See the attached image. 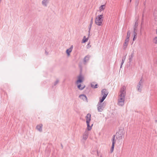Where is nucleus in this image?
Instances as JSON below:
<instances>
[{
    "label": "nucleus",
    "instance_id": "obj_1",
    "mask_svg": "<svg viewBox=\"0 0 157 157\" xmlns=\"http://www.w3.org/2000/svg\"><path fill=\"white\" fill-rule=\"evenodd\" d=\"M95 23L98 26H102L103 24V14L97 16L95 19Z\"/></svg>",
    "mask_w": 157,
    "mask_h": 157
},
{
    "label": "nucleus",
    "instance_id": "obj_2",
    "mask_svg": "<svg viewBox=\"0 0 157 157\" xmlns=\"http://www.w3.org/2000/svg\"><path fill=\"white\" fill-rule=\"evenodd\" d=\"M126 90V87L125 86H123L121 89L120 94L119 95V98H125V95L126 92L125 90Z\"/></svg>",
    "mask_w": 157,
    "mask_h": 157
},
{
    "label": "nucleus",
    "instance_id": "obj_3",
    "mask_svg": "<svg viewBox=\"0 0 157 157\" xmlns=\"http://www.w3.org/2000/svg\"><path fill=\"white\" fill-rule=\"evenodd\" d=\"M102 95L103 96L101 99H100V102H102L108 94V92L105 89H103L101 91Z\"/></svg>",
    "mask_w": 157,
    "mask_h": 157
},
{
    "label": "nucleus",
    "instance_id": "obj_4",
    "mask_svg": "<svg viewBox=\"0 0 157 157\" xmlns=\"http://www.w3.org/2000/svg\"><path fill=\"white\" fill-rule=\"evenodd\" d=\"M100 102V100L98 105V109L99 112H101L104 107V103Z\"/></svg>",
    "mask_w": 157,
    "mask_h": 157
},
{
    "label": "nucleus",
    "instance_id": "obj_5",
    "mask_svg": "<svg viewBox=\"0 0 157 157\" xmlns=\"http://www.w3.org/2000/svg\"><path fill=\"white\" fill-rule=\"evenodd\" d=\"M112 147H111V152H112L113 151V150H114V144L115 143L114 136H113L112 138Z\"/></svg>",
    "mask_w": 157,
    "mask_h": 157
},
{
    "label": "nucleus",
    "instance_id": "obj_6",
    "mask_svg": "<svg viewBox=\"0 0 157 157\" xmlns=\"http://www.w3.org/2000/svg\"><path fill=\"white\" fill-rule=\"evenodd\" d=\"M124 99L119 98L118 104L120 106H122L124 104Z\"/></svg>",
    "mask_w": 157,
    "mask_h": 157
},
{
    "label": "nucleus",
    "instance_id": "obj_7",
    "mask_svg": "<svg viewBox=\"0 0 157 157\" xmlns=\"http://www.w3.org/2000/svg\"><path fill=\"white\" fill-rule=\"evenodd\" d=\"M91 114H88L86 116V123H90V121L91 119Z\"/></svg>",
    "mask_w": 157,
    "mask_h": 157
},
{
    "label": "nucleus",
    "instance_id": "obj_8",
    "mask_svg": "<svg viewBox=\"0 0 157 157\" xmlns=\"http://www.w3.org/2000/svg\"><path fill=\"white\" fill-rule=\"evenodd\" d=\"M83 80V77L81 75L79 76L78 77V80L76 82L77 84H78L79 83L82 82Z\"/></svg>",
    "mask_w": 157,
    "mask_h": 157
},
{
    "label": "nucleus",
    "instance_id": "obj_9",
    "mask_svg": "<svg viewBox=\"0 0 157 157\" xmlns=\"http://www.w3.org/2000/svg\"><path fill=\"white\" fill-rule=\"evenodd\" d=\"M105 8H106V6H105V5H101L99 7V11L100 12H101L102 11H103L105 9Z\"/></svg>",
    "mask_w": 157,
    "mask_h": 157
},
{
    "label": "nucleus",
    "instance_id": "obj_10",
    "mask_svg": "<svg viewBox=\"0 0 157 157\" xmlns=\"http://www.w3.org/2000/svg\"><path fill=\"white\" fill-rule=\"evenodd\" d=\"M73 48V46L71 45V47L67 49L66 51V53L68 55V56H69L70 55V53L71 52L72 50V49Z\"/></svg>",
    "mask_w": 157,
    "mask_h": 157
},
{
    "label": "nucleus",
    "instance_id": "obj_11",
    "mask_svg": "<svg viewBox=\"0 0 157 157\" xmlns=\"http://www.w3.org/2000/svg\"><path fill=\"white\" fill-rule=\"evenodd\" d=\"M79 98L84 101H87V98L86 97L84 94L81 95L79 96Z\"/></svg>",
    "mask_w": 157,
    "mask_h": 157
},
{
    "label": "nucleus",
    "instance_id": "obj_12",
    "mask_svg": "<svg viewBox=\"0 0 157 157\" xmlns=\"http://www.w3.org/2000/svg\"><path fill=\"white\" fill-rule=\"evenodd\" d=\"M133 34V35H134V37H133V40L134 41L136 39V36H137V35L136 30L135 29H134Z\"/></svg>",
    "mask_w": 157,
    "mask_h": 157
},
{
    "label": "nucleus",
    "instance_id": "obj_13",
    "mask_svg": "<svg viewBox=\"0 0 157 157\" xmlns=\"http://www.w3.org/2000/svg\"><path fill=\"white\" fill-rule=\"evenodd\" d=\"M43 125L42 124H40L38 125H37L36 127V129L38 130L40 132H41L42 131V127Z\"/></svg>",
    "mask_w": 157,
    "mask_h": 157
},
{
    "label": "nucleus",
    "instance_id": "obj_14",
    "mask_svg": "<svg viewBox=\"0 0 157 157\" xmlns=\"http://www.w3.org/2000/svg\"><path fill=\"white\" fill-rule=\"evenodd\" d=\"M129 41V40H128V39H126V40H125L124 43L123 44V47L124 48H126L127 45H128Z\"/></svg>",
    "mask_w": 157,
    "mask_h": 157
},
{
    "label": "nucleus",
    "instance_id": "obj_15",
    "mask_svg": "<svg viewBox=\"0 0 157 157\" xmlns=\"http://www.w3.org/2000/svg\"><path fill=\"white\" fill-rule=\"evenodd\" d=\"M91 86L94 88H97L98 85L95 82H92L91 84Z\"/></svg>",
    "mask_w": 157,
    "mask_h": 157
},
{
    "label": "nucleus",
    "instance_id": "obj_16",
    "mask_svg": "<svg viewBox=\"0 0 157 157\" xmlns=\"http://www.w3.org/2000/svg\"><path fill=\"white\" fill-rule=\"evenodd\" d=\"M88 37L86 38L85 36H84L82 40V42L84 43H85L88 41Z\"/></svg>",
    "mask_w": 157,
    "mask_h": 157
},
{
    "label": "nucleus",
    "instance_id": "obj_17",
    "mask_svg": "<svg viewBox=\"0 0 157 157\" xmlns=\"http://www.w3.org/2000/svg\"><path fill=\"white\" fill-rule=\"evenodd\" d=\"M130 35V31H128L127 33V35L126 36V39H128L129 40V38Z\"/></svg>",
    "mask_w": 157,
    "mask_h": 157
},
{
    "label": "nucleus",
    "instance_id": "obj_18",
    "mask_svg": "<svg viewBox=\"0 0 157 157\" xmlns=\"http://www.w3.org/2000/svg\"><path fill=\"white\" fill-rule=\"evenodd\" d=\"M85 86L84 85L81 86V85H79L78 86V88L80 90H82L85 87Z\"/></svg>",
    "mask_w": 157,
    "mask_h": 157
},
{
    "label": "nucleus",
    "instance_id": "obj_19",
    "mask_svg": "<svg viewBox=\"0 0 157 157\" xmlns=\"http://www.w3.org/2000/svg\"><path fill=\"white\" fill-rule=\"evenodd\" d=\"M89 123H87V129L88 130H90L91 129V126H90Z\"/></svg>",
    "mask_w": 157,
    "mask_h": 157
},
{
    "label": "nucleus",
    "instance_id": "obj_20",
    "mask_svg": "<svg viewBox=\"0 0 157 157\" xmlns=\"http://www.w3.org/2000/svg\"><path fill=\"white\" fill-rule=\"evenodd\" d=\"M47 0H44L42 2V3L44 5L46 6V3L47 2Z\"/></svg>",
    "mask_w": 157,
    "mask_h": 157
},
{
    "label": "nucleus",
    "instance_id": "obj_21",
    "mask_svg": "<svg viewBox=\"0 0 157 157\" xmlns=\"http://www.w3.org/2000/svg\"><path fill=\"white\" fill-rule=\"evenodd\" d=\"M154 41L155 43L157 44V37H155L154 39Z\"/></svg>",
    "mask_w": 157,
    "mask_h": 157
},
{
    "label": "nucleus",
    "instance_id": "obj_22",
    "mask_svg": "<svg viewBox=\"0 0 157 157\" xmlns=\"http://www.w3.org/2000/svg\"><path fill=\"white\" fill-rule=\"evenodd\" d=\"M89 56H86L84 59V60L85 61L86 60H88L89 59Z\"/></svg>",
    "mask_w": 157,
    "mask_h": 157
},
{
    "label": "nucleus",
    "instance_id": "obj_23",
    "mask_svg": "<svg viewBox=\"0 0 157 157\" xmlns=\"http://www.w3.org/2000/svg\"><path fill=\"white\" fill-rule=\"evenodd\" d=\"M138 90H140L139 89H140V86H138Z\"/></svg>",
    "mask_w": 157,
    "mask_h": 157
},
{
    "label": "nucleus",
    "instance_id": "obj_24",
    "mask_svg": "<svg viewBox=\"0 0 157 157\" xmlns=\"http://www.w3.org/2000/svg\"><path fill=\"white\" fill-rule=\"evenodd\" d=\"M1 0H0V2H1Z\"/></svg>",
    "mask_w": 157,
    "mask_h": 157
},
{
    "label": "nucleus",
    "instance_id": "obj_25",
    "mask_svg": "<svg viewBox=\"0 0 157 157\" xmlns=\"http://www.w3.org/2000/svg\"><path fill=\"white\" fill-rule=\"evenodd\" d=\"M100 157H102V156H101Z\"/></svg>",
    "mask_w": 157,
    "mask_h": 157
}]
</instances>
